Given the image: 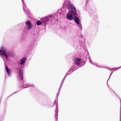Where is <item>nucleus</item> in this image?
Here are the masks:
<instances>
[{
	"label": "nucleus",
	"instance_id": "1",
	"mask_svg": "<svg viewBox=\"0 0 121 121\" xmlns=\"http://www.w3.org/2000/svg\"><path fill=\"white\" fill-rule=\"evenodd\" d=\"M1 49H0V56L1 57L2 56L6 60H8L10 57L13 56V55L9 50L2 47L1 48Z\"/></svg>",
	"mask_w": 121,
	"mask_h": 121
},
{
	"label": "nucleus",
	"instance_id": "2",
	"mask_svg": "<svg viewBox=\"0 0 121 121\" xmlns=\"http://www.w3.org/2000/svg\"><path fill=\"white\" fill-rule=\"evenodd\" d=\"M68 9L69 10L66 16V18L67 19L70 21L72 20L73 19L74 15L72 13V12L75 11L77 12L76 8L74 6L71 4H68L67 7Z\"/></svg>",
	"mask_w": 121,
	"mask_h": 121
},
{
	"label": "nucleus",
	"instance_id": "3",
	"mask_svg": "<svg viewBox=\"0 0 121 121\" xmlns=\"http://www.w3.org/2000/svg\"><path fill=\"white\" fill-rule=\"evenodd\" d=\"M23 68L22 67L20 68L19 69V75L20 76L21 79V82L22 83V88H26L30 86V85L29 84H26L23 81Z\"/></svg>",
	"mask_w": 121,
	"mask_h": 121
},
{
	"label": "nucleus",
	"instance_id": "4",
	"mask_svg": "<svg viewBox=\"0 0 121 121\" xmlns=\"http://www.w3.org/2000/svg\"><path fill=\"white\" fill-rule=\"evenodd\" d=\"M85 9L86 10H88L90 12V16L94 17V19H93V20H95V23L97 22V21L98 20V18L97 16L95 15L94 14V13H93V11L90 9H89V7L88 5H86L85 6Z\"/></svg>",
	"mask_w": 121,
	"mask_h": 121
},
{
	"label": "nucleus",
	"instance_id": "5",
	"mask_svg": "<svg viewBox=\"0 0 121 121\" xmlns=\"http://www.w3.org/2000/svg\"><path fill=\"white\" fill-rule=\"evenodd\" d=\"M54 15H50L48 16H47L44 18H42L41 20L43 24H44L46 26V22L49 21L51 22V20L50 18H52Z\"/></svg>",
	"mask_w": 121,
	"mask_h": 121
},
{
	"label": "nucleus",
	"instance_id": "6",
	"mask_svg": "<svg viewBox=\"0 0 121 121\" xmlns=\"http://www.w3.org/2000/svg\"><path fill=\"white\" fill-rule=\"evenodd\" d=\"M72 12V13L74 15V21L77 24H79L81 22H80V19L79 18L77 12L75 11Z\"/></svg>",
	"mask_w": 121,
	"mask_h": 121
},
{
	"label": "nucleus",
	"instance_id": "7",
	"mask_svg": "<svg viewBox=\"0 0 121 121\" xmlns=\"http://www.w3.org/2000/svg\"><path fill=\"white\" fill-rule=\"evenodd\" d=\"M23 4V9L25 13V14L26 15L27 17L30 16V11L28 10L26 8V6L24 3L23 0H21Z\"/></svg>",
	"mask_w": 121,
	"mask_h": 121
},
{
	"label": "nucleus",
	"instance_id": "8",
	"mask_svg": "<svg viewBox=\"0 0 121 121\" xmlns=\"http://www.w3.org/2000/svg\"><path fill=\"white\" fill-rule=\"evenodd\" d=\"M81 60L78 58H76L75 60V63L74 65L75 67H77V68H78L79 67V65L81 62Z\"/></svg>",
	"mask_w": 121,
	"mask_h": 121
},
{
	"label": "nucleus",
	"instance_id": "9",
	"mask_svg": "<svg viewBox=\"0 0 121 121\" xmlns=\"http://www.w3.org/2000/svg\"><path fill=\"white\" fill-rule=\"evenodd\" d=\"M25 24L27 25L26 26V28L27 30H29L31 28L32 25L30 21L27 20L25 22Z\"/></svg>",
	"mask_w": 121,
	"mask_h": 121
},
{
	"label": "nucleus",
	"instance_id": "10",
	"mask_svg": "<svg viewBox=\"0 0 121 121\" xmlns=\"http://www.w3.org/2000/svg\"><path fill=\"white\" fill-rule=\"evenodd\" d=\"M5 69L8 74V76H10L11 75V70L8 68L7 66L5 65Z\"/></svg>",
	"mask_w": 121,
	"mask_h": 121
},
{
	"label": "nucleus",
	"instance_id": "11",
	"mask_svg": "<svg viewBox=\"0 0 121 121\" xmlns=\"http://www.w3.org/2000/svg\"><path fill=\"white\" fill-rule=\"evenodd\" d=\"M78 68H75V67H73L72 66L71 68L70 69H69V71L68 72H69L70 73H69L67 75H69L72 72H73L75 70H76Z\"/></svg>",
	"mask_w": 121,
	"mask_h": 121
},
{
	"label": "nucleus",
	"instance_id": "12",
	"mask_svg": "<svg viewBox=\"0 0 121 121\" xmlns=\"http://www.w3.org/2000/svg\"><path fill=\"white\" fill-rule=\"evenodd\" d=\"M26 58L24 57L22 58L20 60V64L21 65H22L25 63Z\"/></svg>",
	"mask_w": 121,
	"mask_h": 121
},
{
	"label": "nucleus",
	"instance_id": "13",
	"mask_svg": "<svg viewBox=\"0 0 121 121\" xmlns=\"http://www.w3.org/2000/svg\"><path fill=\"white\" fill-rule=\"evenodd\" d=\"M30 87L31 89L30 91H34L35 90V86L32 84L30 85Z\"/></svg>",
	"mask_w": 121,
	"mask_h": 121
},
{
	"label": "nucleus",
	"instance_id": "14",
	"mask_svg": "<svg viewBox=\"0 0 121 121\" xmlns=\"http://www.w3.org/2000/svg\"><path fill=\"white\" fill-rule=\"evenodd\" d=\"M36 23L37 26H39L41 25V23L40 21L38 20L36 22Z\"/></svg>",
	"mask_w": 121,
	"mask_h": 121
},
{
	"label": "nucleus",
	"instance_id": "15",
	"mask_svg": "<svg viewBox=\"0 0 121 121\" xmlns=\"http://www.w3.org/2000/svg\"><path fill=\"white\" fill-rule=\"evenodd\" d=\"M78 25V26L79 28L80 29V30L81 31L82 30V25L81 24V23H80L79 24H77Z\"/></svg>",
	"mask_w": 121,
	"mask_h": 121
},
{
	"label": "nucleus",
	"instance_id": "16",
	"mask_svg": "<svg viewBox=\"0 0 121 121\" xmlns=\"http://www.w3.org/2000/svg\"><path fill=\"white\" fill-rule=\"evenodd\" d=\"M54 105L56 104V109H58V104L56 103V102L55 100L54 101Z\"/></svg>",
	"mask_w": 121,
	"mask_h": 121
},
{
	"label": "nucleus",
	"instance_id": "17",
	"mask_svg": "<svg viewBox=\"0 0 121 121\" xmlns=\"http://www.w3.org/2000/svg\"><path fill=\"white\" fill-rule=\"evenodd\" d=\"M55 117H56L57 118V119L58 116V113H55Z\"/></svg>",
	"mask_w": 121,
	"mask_h": 121
},
{
	"label": "nucleus",
	"instance_id": "18",
	"mask_svg": "<svg viewBox=\"0 0 121 121\" xmlns=\"http://www.w3.org/2000/svg\"><path fill=\"white\" fill-rule=\"evenodd\" d=\"M60 88H60V87L59 88V90H58V94H57V96H58V95H59V93H60Z\"/></svg>",
	"mask_w": 121,
	"mask_h": 121
},
{
	"label": "nucleus",
	"instance_id": "19",
	"mask_svg": "<svg viewBox=\"0 0 121 121\" xmlns=\"http://www.w3.org/2000/svg\"><path fill=\"white\" fill-rule=\"evenodd\" d=\"M89 62L90 63H91L92 64V65H94V64H93L92 63V60L90 59L89 60Z\"/></svg>",
	"mask_w": 121,
	"mask_h": 121
},
{
	"label": "nucleus",
	"instance_id": "20",
	"mask_svg": "<svg viewBox=\"0 0 121 121\" xmlns=\"http://www.w3.org/2000/svg\"><path fill=\"white\" fill-rule=\"evenodd\" d=\"M20 40H21L22 42H23L24 41V39L23 38H21Z\"/></svg>",
	"mask_w": 121,
	"mask_h": 121
},
{
	"label": "nucleus",
	"instance_id": "21",
	"mask_svg": "<svg viewBox=\"0 0 121 121\" xmlns=\"http://www.w3.org/2000/svg\"><path fill=\"white\" fill-rule=\"evenodd\" d=\"M58 109H56V111H55V112H56L55 113H58Z\"/></svg>",
	"mask_w": 121,
	"mask_h": 121
},
{
	"label": "nucleus",
	"instance_id": "22",
	"mask_svg": "<svg viewBox=\"0 0 121 121\" xmlns=\"http://www.w3.org/2000/svg\"><path fill=\"white\" fill-rule=\"evenodd\" d=\"M20 91V90H19V91H17V92H14V93H13V94H11V95H10V96H11V95H13V94H15V93H17V92H18V91Z\"/></svg>",
	"mask_w": 121,
	"mask_h": 121
},
{
	"label": "nucleus",
	"instance_id": "23",
	"mask_svg": "<svg viewBox=\"0 0 121 121\" xmlns=\"http://www.w3.org/2000/svg\"><path fill=\"white\" fill-rule=\"evenodd\" d=\"M112 91L114 93H115V94L116 95H117V96H118V95H117V94H116V93L115 92V91H114L113 90H112Z\"/></svg>",
	"mask_w": 121,
	"mask_h": 121
},
{
	"label": "nucleus",
	"instance_id": "24",
	"mask_svg": "<svg viewBox=\"0 0 121 121\" xmlns=\"http://www.w3.org/2000/svg\"><path fill=\"white\" fill-rule=\"evenodd\" d=\"M112 91L114 93H115V94L116 95H117V96H118V95H117V94H116V93L115 92V91H114L113 90H112Z\"/></svg>",
	"mask_w": 121,
	"mask_h": 121
},
{
	"label": "nucleus",
	"instance_id": "25",
	"mask_svg": "<svg viewBox=\"0 0 121 121\" xmlns=\"http://www.w3.org/2000/svg\"><path fill=\"white\" fill-rule=\"evenodd\" d=\"M96 67H99V68H103V67H101L98 66H97V65H96Z\"/></svg>",
	"mask_w": 121,
	"mask_h": 121
},
{
	"label": "nucleus",
	"instance_id": "26",
	"mask_svg": "<svg viewBox=\"0 0 121 121\" xmlns=\"http://www.w3.org/2000/svg\"><path fill=\"white\" fill-rule=\"evenodd\" d=\"M62 84H63V83H61V84H60V88H61V87L62 86Z\"/></svg>",
	"mask_w": 121,
	"mask_h": 121
},
{
	"label": "nucleus",
	"instance_id": "27",
	"mask_svg": "<svg viewBox=\"0 0 121 121\" xmlns=\"http://www.w3.org/2000/svg\"><path fill=\"white\" fill-rule=\"evenodd\" d=\"M73 66H72V67H75V68H77V66L76 67H76H75V66H74V63H73Z\"/></svg>",
	"mask_w": 121,
	"mask_h": 121
},
{
	"label": "nucleus",
	"instance_id": "28",
	"mask_svg": "<svg viewBox=\"0 0 121 121\" xmlns=\"http://www.w3.org/2000/svg\"><path fill=\"white\" fill-rule=\"evenodd\" d=\"M66 75H65V76L64 77V78L63 79V80H64L65 79V77H66Z\"/></svg>",
	"mask_w": 121,
	"mask_h": 121
},
{
	"label": "nucleus",
	"instance_id": "29",
	"mask_svg": "<svg viewBox=\"0 0 121 121\" xmlns=\"http://www.w3.org/2000/svg\"><path fill=\"white\" fill-rule=\"evenodd\" d=\"M121 68V67H119V68H118L117 69V70H118V69H120Z\"/></svg>",
	"mask_w": 121,
	"mask_h": 121
},
{
	"label": "nucleus",
	"instance_id": "30",
	"mask_svg": "<svg viewBox=\"0 0 121 121\" xmlns=\"http://www.w3.org/2000/svg\"><path fill=\"white\" fill-rule=\"evenodd\" d=\"M112 73H113V72H112V73H111V74L110 75V77H109V78H110V76H111V75H112Z\"/></svg>",
	"mask_w": 121,
	"mask_h": 121
},
{
	"label": "nucleus",
	"instance_id": "31",
	"mask_svg": "<svg viewBox=\"0 0 121 121\" xmlns=\"http://www.w3.org/2000/svg\"><path fill=\"white\" fill-rule=\"evenodd\" d=\"M63 80H63H62V82L61 83H63L64 82V81H63V80Z\"/></svg>",
	"mask_w": 121,
	"mask_h": 121
},
{
	"label": "nucleus",
	"instance_id": "32",
	"mask_svg": "<svg viewBox=\"0 0 121 121\" xmlns=\"http://www.w3.org/2000/svg\"><path fill=\"white\" fill-rule=\"evenodd\" d=\"M118 97L119 98V99H120V101L121 103V99H120V98L119 97H118Z\"/></svg>",
	"mask_w": 121,
	"mask_h": 121
},
{
	"label": "nucleus",
	"instance_id": "33",
	"mask_svg": "<svg viewBox=\"0 0 121 121\" xmlns=\"http://www.w3.org/2000/svg\"><path fill=\"white\" fill-rule=\"evenodd\" d=\"M109 88L110 90H111L112 91V90L111 88H110L109 87Z\"/></svg>",
	"mask_w": 121,
	"mask_h": 121
},
{
	"label": "nucleus",
	"instance_id": "34",
	"mask_svg": "<svg viewBox=\"0 0 121 121\" xmlns=\"http://www.w3.org/2000/svg\"><path fill=\"white\" fill-rule=\"evenodd\" d=\"M117 68H113V69H112V70H113V69H116Z\"/></svg>",
	"mask_w": 121,
	"mask_h": 121
},
{
	"label": "nucleus",
	"instance_id": "35",
	"mask_svg": "<svg viewBox=\"0 0 121 121\" xmlns=\"http://www.w3.org/2000/svg\"><path fill=\"white\" fill-rule=\"evenodd\" d=\"M30 48H32V46H31V47L30 46Z\"/></svg>",
	"mask_w": 121,
	"mask_h": 121
},
{
	"label": "nucleus",
	"instance_id": "36",
	"mask_svg": "<svg viewBox=\"0 0 121 121\" xmlns=\"http://www.w3.org/2000/svg\"><path fill=\"white\" fill-rule=\"evenodd\" d=\"M108 69L109 70H111L110 69Z\"/></svg>",
	"mask_w": 121,
	"mask_h": 121
},
{
	"label": "nucleus",
	"instance_id": "37",
	"mask_svg": "<svg viewBox=\"0 0 121 121\" xmlns=\"http://www.w3.org/2000/svg\"><path fill=\"white\" fill-rule=\"evenodd\" d=\"M65 3V2H64V3Z\"/></svg>",
	"mask_w": 121,
	"mask_h": 121
},
{
	"label": "nucleus",
	"instance_id": "38",
	"mask_svg": "<svg viewBox=\"0 0 121 121\" xmlns=\"http://www.w3.org/2000/svg\"><path fill=\"white\" fill-rule=\"evenodd\" d=\"M43 105H46H46H45V104H43Z\"/></svg>",
	"mask_w": 121,
	"mask_h": 121
},
{
	"label": "nucleus",
	"instance_id": "39",
	"mask_svg": "<svg viewBox=\"0 0 121 121\" xmlns=\"http://www.w3.org/2000/svg\"><path fill=\"white\" fill-rule=\"evenodd\" d=\"M65 6H66V5H65Z\"/></svg>",
	"mask_w": 121,
	"mask_h": 121
},
{
	"label": "nucleus",
	"instance_id": "40",
	"mask_svg": "<svg viewBox=\"0 0 121 121\" xmlns=\"http://www.w3.org/2000/svg\"><path fill=\"white\" fill-rule=\"evenodd\" d=\"M120 121H121V119L120 120Z\"/></svg>",
	"mask_w": 121,
	"mask_h": 121
},
{
	"label": "nucleus",
	"instance_id": "41",
	"mask_svg": "<svg viewBox=\"0 0 121 121\" xmlns=\"http://www.w3.org/2000/svg\"><path fill=\"white\" fill-rule=\"evenodd\" d=\"M109 79H108V80H109Z\"/></svg>",
	"mask_w": 121,
	"mask_h": 121
},
{
	"label": "nucleus",
	"instance_id": "42",
	"mask_svg": "<svg viewBox=\"0 0 121 121\" xmlns=\"http://www.w3.org/2000/svg\"><path fill=\"white\" fill-rule=\"evenodd\" d=\"M109 79H108V80H109Z\"/></svg>",
	"mask_w": 121,
	"mask_h": 121
}]
</instances>
